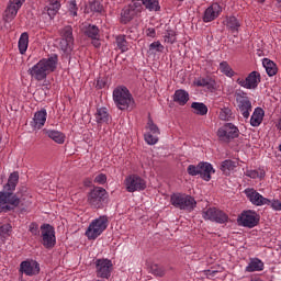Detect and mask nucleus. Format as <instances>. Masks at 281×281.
Here are the masks:
<instances>
[{
  "instance_id": "nucleus-60",
  "label": "nucleus",
  "mask_w": 281,
  "mask_h": 281,
  "mask_svg": "<svg viewBox=\"0 0 281 281\" xmlns=\"http://www.w3.org/2000/svg\"><path fill=\"white\" fill-rule=\"evenodd\" d=\"M278 8H281V0H277Z\"/></svg>"
},
{
  "instance_id": "nucleus-54",
  "label": "nucleus",
  "mask_w": 281,
  "mask_h": 281,
  "mask_svg": "<svg viewBox=\"0 0 281 281\" xmlns=\"http://www.w3.org/2000/svg\"><path fill=\"white\" fill-rule=\"evenodd\" d=\"M146 36H149V38H155V36H157V32L155 29L149 27L146 30Z\"/></svg>"
},
{
  "instance_id": "nucleus-9",
  "label": "nucleus",
  "mask_w": 281,
  "mask_h": 281,
  "mask_svg": "<svg viewBox=\"0 0 281 281\" xmlns=\"http://www.w3.org/2000/svg\"><path fill=\"white\" fill-rule=\"evenodd\" d=\"M25 3V0H10L7 9L3 12L2 19L4 23H12L14 19H16V14H19V10Z\"/></svg>"
},
{
  "instance_id": "nucleus-31",
  "label": "nucleus",
  "mask_w": 281,
  "mask_h": 281,
  "mask_svg": "<svg viewBox=\"0 0 281 281\" xmlns=\"http://www.w3.org/2000/svg\"><path fill=\"white\" fill-rule=\"evenodd\" d=\"M221 74H224L226 78H234L236 76V71L229 66V63L227 61H221L218 67Z\"/></svg>"
},
{
  "instance_id": "nucleus-12",
  "label": "nucleus",
  "mask_w": 281,
  "mask_h": 281,
  "mask_svg": "<svg viewBox=\"0 0 281 281\" xmlns=\"http://www.w3.org/2000/svg\"><path fill=\"white\" fill-rule=\"evenodd\" d=\"M42 244L46 249H52L56 245V232L49 224L41 226Z\"/></svg>"
},
{
  "instance_id": "nucleus-13",
  "label": "nucleus",
  "mask_w": 281,
  "mask_h": 281,
  "mask_svg": "<svg viewBox=\"0 0 281 281\" xmlns=\"http://www.w3.org/2000/svg\"><path fill=\"white\" fill-rule=\"evenodd\" d=\"M236 82L244 89H258V85H260V72L251 71L245 79L238 78Z\"/></svg>"
},
{
  "instance_id": "nucleus-33",
  "label": "nucleus",
  "mask_w": 281,
  "mask_h": 281,
  "mask_svg": "<svg viewBox=\"0 0 281 281\" xmlns=\"http://www.w3.org/2000/svg\"><path fill=\"white\" fill-rule=\"evenodd\" d=\"M136 15L134 14V12L128 8L125 7L122 11H121V23H130V21H133V18H135Z\"/></svg>"
},
{
  "instance_id": "nucleus-11",
  "label": "nucleus",
  "mask_w": 281,
  "mask_h": 281,
  "mask_svg": "<svg viewBox=\"0 0 281 281\" xmlns=\"http://www.w3.org/2000/svg\"><path fill=\"white\" fill-rule=\"evenodd\" d=\"M106 199V190L102 187H95L88 194V203L91 207H101Z\"/></svg>"
},
{
  "instance_id": "nucleus-17",
  "label": "nucleus",
  "mask_w": 281,
  "mask_h": 281,
  "mask_svg": "<svg viewBox=\"0 0 281 281\" xmlns=\"http://www.w3.org/2000/svg\"><path fill=\"white\" fill-rule=\"evenodd\" d=\"M221 12H223V7L218 4V2L212 3L203 14V21L204 23H212L215 19H218L221 16Z\"/></svg>"
},
{
  "instance_id": "nucleus-42",
  "label": "nucleus",
  "mask_w": 281,
  "mask_h": 281,
  "mask_svg": "<svg viewBox=\"0 0 281 281\" xmlns=\"http://www.w3.org/2000/svg\"><path fill=\"white\" fill-rule=\"evenodd\" d=\"M195 87H212V79L210 77H200L193 81Z\"/></svg>"
},
{
  "instance_id": "nucleus-48",
  "label": "nucleus",
  "mask_w": 281,
  "mask_h": 281,
  "mask_svg": "<svg viewBox=\"0 0 281 281\" xmlns=\"http://www.w3.org/2000/svg\"><path fill=\"white\" fill-rule=\"evenodd\" d=\"M165 47L161 42L157 41L149 45V52H156L158 54H162Z\"/></svg>"
},
{
  "instance_id": "nucleus-16",
  "label": "nucleus",
  "mask_w": 281,
  "mask_h": 281,
  "mask_svg": "<svg viewBox=\"0 0 281 281\" xmlns=\"http://www.w3.org/2000/svg\"><path fill=\"white\" fill-rule=\"evenodd\" d=\"M245 194L250 203H252V205H257V207H261L262 205H269V203H271V200L262 196V194H260L255 189H246Z\"/></svg>"
},
{
  "instance_id": "nucleus-49",
  "label": "nucleus",
  "mask_w": 281,
  "mask_h": 281,
  "mask_svg": "<svg viewBox=\"0 0 281 281\" xmlns=\"http://www.w3.org/2000/svg\"><path fill=\"white\" fill-rule=\"evenodd\" d=\"M147 133H153V135H159V127L153 122V120H148L147 122Z\"/></svg>"
},
{
  "instance_id": "nucleus-23",
  "label": "nucleus",
  "mask_w": 281,
  "mask_h": 281,
  "mask_svg": "<svg viewBox=\"0 0 281 281\" xmlns=\"http://www.w3.org/2000/svg\"><path fill=\"white\" fill-rule=\"evenodd\" d=\"M190 101V93L183 89H179L175 91L173 94V102L179 104L180 106H186L188 102Z\"/></svg>"
},
{
  "instance_id": "nucleus-55",
  "label": "nucleus",
  "mask_w": 281,
  "mask_h": 281,
  "mask_svg": "<svg viewBox=\"0 0 281 281\" xmlns=\"http://www.w3.org/2000/svg\"><path fill=\"white\" fill-rule=\"evenodd\" d=\"M3 203H5V196L3 195V192H0V210L3 207Z\"/></svg>"
},
{
  "instance_id": "nucleus-7",
  "label": "nucleus",
  "mask_w": 281,
  "mask_h": 281,
  "mask_svg": "<svg viewBox=\"0 0 281 281\" xmlns=\"http://www.w3.org/2000/svg\"><path fill=\"white\" fill-rule=\"evenodd\" d=\"M124 186L127 192H142L146 190V180L137 175H130L125 178Z\"/></svg>"
},
{
  "instance_id": "nucleus-41",
  "label": "nucleus",
  "mask_w": 281,
  "mask_h": 281,
  "mask_svg": "<svg viewBox=\"0 0 281 281\" xmlns=\"http://www.w3.org/2000/svg\"><path fill=\"white\" fill-rule=\"evenodd\" d=\"M67 10H68V15L71 16V19H75V16H78V4L76 3V0L68 1Z\"/></svg>"
},
{
  "instance_id": "nucleus-25",
  "label": "nucleus",
  "mask_w": 281,
  "mask_h": 281,
  "mask_svg": "<svg viewBox=\"0 0 281 281\" xmlns=\"http://www.w3.org/2000/svg\"><path fill=\"white\" fill-rule=\"evenodd\" d=\"M49 19H54L60 10V0H48V4L45 7Z\"/></svg>"
},
{
  "instance_id": "nucleus-29",
  "label": "nucleus",
  "mask_w": 281,
  "mask_h": 281,
  "mask_svg": "<svg viewBox=\"0 0 281 281\" xmlns=\"http://www.w3.org/2000/svg\"><path fill=\"white\" fill-rule=\"evenodd\" d=\"M95 120L98 124H108V122L111 120V116L109 115L106 108H100L97 110Z\"/></svg>"
},
{
  "instance_id": "nucleus-51",
  "label": "nucleus",
  "mask_w": 281,
  "mask_h": 281,
  "mask_svg": "<svg viewBox=\"0 0 281 281\" xmlns=\"http://www.w3.org/2000/svg\"><path fill=\"white\" fill-rule=\"evenodd\" d=\"M94 183H98L99 186H104V183H106V175H104V173H99V175L94 178Z\"/></svg>"
},
{
  "instance_id": "nucleus-57",
  "label": "nucleus",
  "mask_w": 281,
  "mask_h": 281,
  "mask_svg": "<svg viewBox=\"0 0 281 281\" xmlns=\"http://www.w3.org/2000/svg\"><path fill=\"white\" fill-rule=\"evenodd\" d=\"M100 37H98L97 40H92L93 42V45H94V47H99L100 46V40H99Z\"/></svg>"
},
{
  "instance_id": "nucleus-63",
  "label": "nucleus",
  "mask_w": 281,
  "mask_h": 281,
  "mask_svg": "<svg viewBox=\"0 0 281 281\" xmlns=\"http://www.w3.org/2000/svg\"><path fill=\"white\" fill-rule=\"evenodd\" d=\"M0 142H1V138H0Z\"/></svg>"
},
{
  "instance_id": "nucleus-2",
  "label": "nucleus",
  "mask_w": 281,
  "mask_h": 281,
  "mask_svg": "<svg viewBox=\"0 0 281 281\" xmlns=\"http://www.w3.org/2000/svg\"><path fill=\"white\" fill-rule=\"evenodd\" d=\"M113 102L120 111H133L135 109V99L124 86H119L113 90Z\"/></svg>"
},
{
  "instance_id": "nucleus-45",
  "label": "nucleus",
  "mask_w": 281,
  "mask_h": 281,
  "mask_svg": "<svg viewBox=\"0 0 281 281\" xmlns=\"http://www.w3.org/2000/svg\"><path fill=\"white\" fill-rule=\"evenodd\" d=\"M246 177H249L250 179H265V170H247Z\"/></svg>"
},
{
  "instance_id": "nucleus-44",
  "label": "nucleus",
  "mask_w": 281,
  "mask_h": 281,
  "mask_svg": "<svg viewBox=\"0 0 281 281\" xmlns=\"http://www.w3.org/2000/svg\"><path fill=\"white\" fill-rule=\"evenodd\" d=\"M116 45L121 52H128V43L126 42V37L124 35L116 37Z\"/></svg>"
},
{
  "instance_id": "nucleus-27",
  "label": "nucleus",
  "mask_w": 281,
  "mask_h": 281,
  "mask_svg": "<svg viewBox=\"0 0 281 281\" xmlns=\"http://www.w3.org/2000/svg\"><path fill=\"white\" fill-rule=\"evenodd\" d=\"M237 168L238 161L233 160H224L221 166L222 172H224V175L226 176H229L232 172H235Z\"/></svg>"
},
{
  "instance_id": "nucleus-40",
  "label": "nucleus",
  "mask_w": 281,
  "mask_h": 281,
  "mask_svg": "<svg viewBox=\"0 0 281 281\" xmlns=\"http://www.w3.org/2000/svg\"><path fill=\"white\" fill-rule=\"evenodd\" d=\"M86 34L89 38L97 40L100 38V30L95 25H89L86 29Z\"/></svg>"
},
{
  "instance_id": "nucleus-53",
  "label": "nucleus",
  "mask_w": 281,
  "mask_h": 281,
  "mask_svg": "<svg viewBox=\"0 0 281 281\" xmlns=\"http://www.w3.org/2000/svg\"><path fill=\"white\" fill-rule=\"evenodd\" d=\"M29 229L31 232V234L33 236H38V234H41V231H38V224L36 223H32L30 226H29Z\"/></svg>"
},
{
  "instance_id": "nucleus-28",
  "label": "nucleus",
  "mask_w": 281,
  "mask_h": 281,
  "mask_svg": "<svg viewBox=\"0 0 281 281\" xmlns=\"http://www.w3.org/2000/svg\"><path fill=\"white\" fill-rule=\"evenodd\" d=\"M2 196H4V205H12V207H18L19 203H21V200L15 194H12L10 192H2Z\"/></svg>"
},
{
  "instance_id": "nucleus-30",
  "label": "nucleus",
  "mask_w": 281,
  "mask_h": 281,
  "mask_svg": "<svg viewBox=\"0 0 281 281\" xmlns=\"http://www.w3.org/2000/svg\"><path fill=\"white\" fill-rule=\"evenodd\" d=\"M18 45L20 54H25L30 45V35L27 33H22Z\"/></svg>"
},
{
  "instance_id": "nucleus-4",
  "label": "nucleus",
  "mask_w": 281,
  "mask_h": 281,
  "mask_svg": "<svg viewBox=\"0 0 281 281\" xmlns=\"http://www.w3.org/2000/svg\"><path fill=\"white\" fill-rule=\"evenodd\" d=\"M109 227V218L106 216H100L93 220L86 231V236L88 240H95L98 236Z\"/></svg>"
},
{
  "instance_id": "nucleus-15",
  "label": "nucleus",
  "mask_w": 281,
  "mask_h": 281,
  "mask_svg": "<svg viewBox=\"0 0 281 281\" xmlns=\"http://www.w3.org/2000/svg\"><path fill=\"white\" fill-rule=\"evenodd\" d=\"M98 278H111V271L113 270V262L109 259H98L95 261Z\"/></svg>"
},
{
  "instance_id": "nucleus-56",
  "label": "nucleus",
  "mask_w": 281,
  "mask_h": 281,
  "mask_svg": "<svg viewBox=\"0 0 281 281\" xmlns=\"http://www.w3.org/2000/svg\"><path fill=\"white\" fill-rule=\"evenodd\" d=\"M10 229H11V226L8 224L0 227V232H9Z\"/></svg>"
},
{
  "instance_id": "nucleus-35",
  "label": "nucleus",
  "mask_w": 281,
  "mask_h": 281,
  "mask_svg": "<svg viewBox=\"0 0 281 281\" xmlns=\"http://www.w3.org/2000/svg\"><path fill=\"white\" fill-rule=\"evenodd\" d=\"M128 8L134 12V14L137 16V14H142L144 10V1L143 0H133Z\"/></svg>"
},
{
  "instance_id": "nucleus-47",
  "label": "nucleus",
  "mask_w": 281,
  "mask_h": 281,
  "mask_svg": "<svg viewBox=\"0 0 281 281\" xmlns=\"http://www.w3.org/2000/svg\"><path fill=\"white\" fill-rule=\"evenodd\" d=\"M188 175L191 177H196V175H201V162L198 166L189 165L187 168Z\"/></svg>"
},
{
  "instance_id": "nucleus-14",
  "label": "nucleus",
  "mask_w": 281,
  "mask_h": 281,
  "mask_svg": "<svg viewBox=\"0 0 281 281\" xmlns=\"http://www.w3.org/2000/svg\"><path fill=\"white\" fill-rule=\"evenodd\" d=\"M60 47L63 52L69 53L74 49V29L71 26H65L61 31Z\"/></svg>"
},
{
  "instance_id": "nucleus-22",
  "label": "nucleus",
  "mask_w": 281,
  "mask_h": 281,
  "mask_svg": "<svg viewBox=\"0 0 281 281\" xmlns=\"http://www.w3.org/2000/svg\"><path fill=\"white\" fill-rule=\"evenodd\" d=\"M247 273H254L256 271H265V262L258 258H250L247 267L245 268Z\"/></svg>"
},
{
  "instance_id": "nucleus-61",
  "label": "nucleus",
  "mask_w": 281,
  "mask_h": 281,
  "mask_svg": "<svg viewBox=\"0 0 281 281\" xmlns=\"http://www.w3.org/2000/svg\"><path fill=\"white\" fill-rule=\"evenodd\" d=\"M259 1V3H265V0H258Z\"/></svg>"
},
{
  "instance_id": "nucleus-46",
  "label": "nucleus",
  "mask_w": 281,
  "mask_h": 281,
  "mask_svg": "<svg viewBox=\"0 0 281 281\" xmlns=\"http://www.w3.org/2000/svg\"><path fill=\"white\" fill-rule=\"evenodd\" d=\"M150 272L154 276H157L158 278H161L166 274V270L164 269V267L159 266V265H153L150 267Z\"/></svg>"
},
{
  "instance_id": "nucleus-26",
  "label": "nucleus",
  "mask_w": 281,
  "mask_h": 281,
  "mask_svg": "<svg viewBox=\"0 0 281 281\" xmlns=\"http://www.w3.org/2000/svg\"><path fill=\"white\" fill-rule=\"evenodd\" d=\"M224 25H226L231 32H238V30H240V20L234 15L226 16Z\"/></svg>"
},
{
  "instance_id": "nucleus-43",
  "label": "nucleus",
  "mask_w": 281,
  "mask_h": 281,
  "mask_svg": "<svg viewBox=\"0 0 281 281\" xmlns=\"http://www.w3.org/2000/svg\"><path fill=\"white\" fill-rule=\"evenodd\" d=\"M158 135L159 134H153L150 132L145 133L144 137H145L146 144H148L149 146H155V144L159 142Z\"/></svg>"
},
{
  "instance_id": "nucleus-34",
  "label": "nucleus",
  "mask_w": 281,
  "mask_h": 281,
  "mask_svg": "<svg viewBox=\"0 0 281 281\" xmlns=\"http://www.w3.org/2000/svg\"><path fill=\"white\" fill-rule=\"evenodd\" d=\"M191 109H193V113L195 115H207V105L201 102H193L191 104Z\"/></svg>"
},
{
  "instance_id": "nucleus-18",
  "label": "nucleus",
  "mask_w": 281,
  "mask_h": 281,
  "mask_svg": "<svg viewBox=\"0 0 281 281\" xmlns=\"http://www.w3.org/2000/svg\"><path fill=\"white\" fill-rule=\"evenodd\" d=\"M20 272L25 276H38L41 273V266L34 260L22 261L20 265Z\"/></svg>"
},
{
  "instance_id": "nucleus-62",
  "label": "nucleus",
  "mask_w": 281,
  "mask_h": 281,
  "mask_svg": "<svg viewBox=\"0 0 281 281\" xmlns=\"http://www.w3.org/2000/svg\"><path fill=\"white\" fill-rule=\"evenodd\" d=\"M5 209H7V210H10V207H9L8 205L5 206Z\"/></svg>"
},
{
  "instance_id": "nucleus-1",
  "label": "nucleus",
  "mask_w": 281,
  "mask_h": 281,
  "mask_svg": "<svg viewBox=\"0 0 281 281\" xmlns=\"http://www.w3.org/2000/svg\"><path fill=\"white\" fill-rule=\"evenodd\" d=\"M58 65V57L56 55L43 58L37 64L33 65L29 69V74L33 80L38 82L45 80L49 74L56 71Z\"/></svg>"
},
{
  "instance_id": "nucleus-10",
  "label": "nucleus",
  "mask_w": 281,
  "mask_h": 281,
  "mask_svg": "<svg viewBox=\"0 0 281 281\" xmlns=\"http://www.w3.org/2000/svg\"><path fill=\"white\" fill-rule=\"evenodd\" d=\"M237 222L243 227H249L251 229L252 227H256L258 223H260V215H258L256 211H244L237 218Z\"/></svg>"
},
{
  "instance_id": "nucleus-19",
  "label": "nucleus",
  "mask_w": 281,
  "mask_h": 281,
  "mask_svg": "<svg viewBox=\"0 0 281 281\" xmlns=\"http://www.w3.org/2000/svg\"><path fill=\"white\" fill-rule=\"evenodd\" d=\"M46 122H47V110L42 109L35 112L33 120L31 121V126L34 130L41 131V128L45 126Z\"/></svg>"
},
{
  "instance_id": "nucleus-6",
  "label": "nucleus",
  "mask_w": 281,
  "mask_h": 281,
  "mask_svg": "<svg viewBox=\"0 0 281 281\" xmlns=\"http://www.w3.org/2000/svg\"><path fill=\"white\" fill-rule=\"evenodd\" d=\"M237 106L244 117V120H249V115H251V101L249 97H247L246 92L239 91L235 93Z\"/></svg>"
},
{
  "instance_id": "nucleus-36",
  "label": "nucleus",
  "mask_w": 281,
  "mask_h": 281,
  "mask_svg": "<svg viewBox=\"0 0 281 281\" xmlns=\"http://www.w3.org/2000/svg\"><path fill=\"white\" fill-rule=\"evenodd\" d=\"M18 183H19V172H13L10 175L8 183L4 187V190L12 191L16 188Z\"/></svg>"
},
{
  "instance_id": "nucleus-3",
  "label": "nucleus",
  "mask_w": 281,
  "mask_h": 281,
  "mask_svg": "<svg viewBox=\"0 0 281 281\" xmlns=\"http://www.w3.org/2000/svg\"><path fill=\"white\" fill-rule=\"evenodd\" d=\"M170 203L173 207L184 210L186 212H193L194 207H196V200L186 193H173L170 196Z\"/></svg>"
},
{
  "instance_id": "nucleus-8",
  "label": "nucleus",
  "mask_w": 281,
  "mask_h": 281,
  "mask_svg": "<svg viewBox=\"0 0 281 281\" xmlns=\"http://www.w3.org/2000/svg\"><path fill=\"white\" fill-rule=\"evenodd\" d=\"M202 217L204 218V221H211L212 223H220L221 225L229 221V217L225 214V212L216 207H210L207 210H204L202 212Z\"/></svg>"
},
{
  "instance_id": "nucleus-38",
  "label": "nucleus",
  "mask_w": 281,
  "mask_h": 281,
  "mask_svg": "<svg viewBox=\"0 0 281 281\" xmlns=\"http://www.w3.org/2000/svg\"><path fill=\"white\" fill-rule=\"evenodd\" d=\"M143 5L146 10H149V12H158L160 9L159 0H143Z\"/></svg>"
},
{
  "instance_id": "nucleus-32",
  "label": "nucleus",
  "mask_w": 281,
  "mask_h": 281,
  "mask_svg": "<svg viewBox=\"0 0 281 281\" xmlns=\"http://www.w3.org/2000/svg\"><path fill=\"white\" fill-rule=\"evenodd\" d=\"M262 66L265 67L268 76H276V74H278V67H276V63L271 59L265 58L262 60Z\"/></svg>"
},
{
  "instance_id": "nucleus-59",
  "label": "nucleus",
  "mask_w": 281,
  "mask_h": 281,
  "mask_svg": "<svg viewBox=\"0 0 281 281\" xmlns=\"http://www.w3.org/2000/svg\"><path fill=\"white\" fill-rule=\"evenodd\" d=\"M98 87H99V89H102V87H104V83H100V80H98Z\"/></svg>"
},
{
  "instance_id": "nucleus-50",
  "label": "nucleus",
  "mask_w": 281,
  "mask_h": 281,
  "mask_svg": "<svg viewBox=\"0 0 281 281\" xmlns=\"http://www.w3.org/2000/svg\"><path fill=\"white\" fill-rule=\"evenodd\" d=\"M90 9L92 10V12H102V10H104V7H102V2H100V0H94L91 2Z\"/></svg>"
},
{
  "instance_id": "nucleus-21",
  "label": "nucleus",
  "mask_w": 281,
  "mask_h": 281,
  "mask_svg": "<svg viewBox=\"0 0 281 281\" xmlns=\"http://www.w3.org/2000/svg\"><path fill=\"white\" fill-rule=\"evenodd\" d=\"M44 135L49 137V139H53L56 144H65L66 136L63 132L56 131V130H43Z\"/></svg>"
},
{
  "instance_id": "nucleus-52",
  "label": "nucleus",
  "mask_w": 281,
  "mask_h": 281,
  "mask_svg": "<svg viewBox=\"0 0 281 281\" xmlns=\"http://www.w3.org/2000/svg\"><path fill=\"white\" fill-rule=\"evenodd\" d=\"M268 205H270L276 212H281V202L279 200H272Z\"/></svg>"
},
{
  "instance_id": "nucleus-58",
  "label": "nucleus",
  "mask_w": 281,
  "mask_h": 281,
  "mask_svg": "<svg viewBox=\"0 0 281 281\" xmlns=\"http://www.w3.org/2000/svg\"><path fill=\"white\" fill-rule=\"evenodd\" d=\"M277 128H278L279 131H281V119L279 120V122H278V124H277Z\"/></svg>"
},
{
  "instance_id": "nucleus-20",
  "label": "nucleus",
  "mask_w": 281,
  "mask_h": 281,
  "mask_svg": "<svg viewBox=\"0 0 281 281\" xmlns=\"http://www.w3.org/2000/svg\"><path fill=\"white\" fill-rule=\"evenodd\" d=\"M216 171L210 162H200V177L203 181H210Z\"/></svg>"
},
{
  "instance_id": "nucleus-39",
  "label": "nucleus",
  "mask_w": 281,
  "mask_h": 281,
  "mask_svg": "<svg viewBox=\"0 0 281 281\" xmlns=\"http://www.w3.org/2000/svg\"><path fill=\"white\" fill-rule=\"evenodd\" d=\"M218 117L223 122H229L231 120H234V115L232 114V109L229 108L221 109Z\"/></svg>"
},
{
  "instance_id": "nucleus-5",
  "label": "nucleus",
  "mask_w": 281,
  "mask_h": 281,
  "mask_svg": "<svg viewBox=\"0 0 281 281\" xmlns=\"http://www.w3.org/2000/svg\"><path fill=\"white\" fill-rule=\"evenodd\" d=\"M240 135V131L233 123H225L217 130V137L221 142H231Z\"/></svg>"
},
{
  "instance_id": "nucleus-37",
  "label": "nucleus",
  "mask_w": 281,
  "mask_h": 281,
  "mask_svg": "<svg viewBox=\"0 0 281 281\" xmlns=\"http://www.w3.org/2000/svg\"><path fill=\"white\" fill-rule=\"evenodd\" d=\"M164 43H168L169 45L177 43V32H175V30L167 29L164 35Z\"/></svg>"
},
{
  "instance_id": "nucleus-24",
  "label": "nucleus",
  "mask_w": 281,
  "mask_h": 281,
  "mask_svg": "<svg viewBox=\"0 0 281 281\" xmlns=\"http://www.w3.org/2000/svg\"><path fill=\"white\" fill-rule=\"evenodd\" d=\"M262 120H265V110L262 108H256L250 117V125L258 127L262 124Z\"/></svg>"
}]
</instances>
